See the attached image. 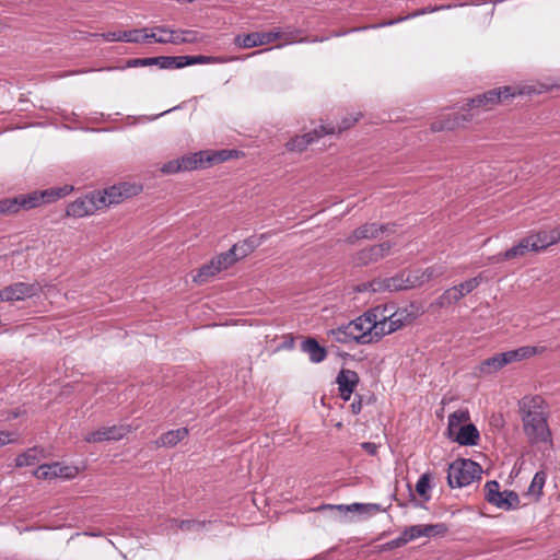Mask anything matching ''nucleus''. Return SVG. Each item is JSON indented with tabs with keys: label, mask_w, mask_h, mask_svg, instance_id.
<instances>
[{
	"label": "nucleus",
	"mask_w": 560,
	"mask_h": 560,
	"mask_svg": "<svg viewBox=\"0 0 560 560\" xmlns=\"http://www.w3.org/2000/svg\"><path fill=\"white\" fill-rule=\"evenodd\" d=\"M142 190V185L129 182L95 189L79 196L66 207L65 215L73 219L91 217L113 205H118L126 198L133 197Z\"/></svg>",
	"instance_id": "obj_1"
},
{
	"label": "nucleus",
	"mask_w": 560,
	"mask_h": 560,
	"mask_svg": "<svg viewBox=\"0 0 560 560\" xmlns=\"http://www.w3.org/2000/svg\"><path fill=\"white\" fill-rule=\"evenodd\" d=\"M73 191L72 185L50 187L43 190H34L28 194H20L12 198L0 200L1 215L16 214L21 210H32L45 203L55 202Z\"/></svg>",
	"instance_id": "obj_2"
},
{
	"label": "nucleus",
	"mask_w": 560,
	"mask_h": 560,
	"mask_svg": "<svg viewBox=\"0 0 560 560\" xmlns=\"http://www.w3.org/2000/svg\"><path fill=\"white\" fill-rule=\"evenodd\" d=\"M542 405L544 399L540 396L523 398L520 402L523 429L533 444L551 441V432Z\"/></svg>",
	"instance_id": "obj_3"
},
{
	"label": "nucleus",
	"mask_w": 560,
	"mask_h": 560,
	"mask_svg": "<svg viewBox=\"0 0 560 560\" xmlns=\"http://www.w3.org/2000/svg\"><path fill=\"white\" fill-rule=\"evenodd\" d=\"M241 154L237 150H202L182 159L170 161L162 165V173L190 172L195 170H205L220 164Z\"/></svg>",
	"instance_id": "obj_4"
},
{
	"label": "nucleus",
	"mask_w": 560,
	"mask_h": 560,
	"mask_svg": "<svg viewBox=\"0 0 560 560\" xmlns=\"http://www.w3.org/2000/svg\"><path fill=\"white\" fill-rule=\"evenodd\" d=\"M546 351L542 346H524L515 350H510L502 353H497L480 363L479 370L483 374H491L498 372L503 366L522 361L536 354H541Z\"/></svg>",
	"instance_id": "obj_5"
},
{
	"label": "nucleus",
	"mask_w": 560,
	"mask_h": 560,
	"mask_svg": "<svg viewBox=\"0 0 560 560\" xmlns=\"http://www.w3.org/2000/svg\"><path fill=\"white\" fill-rule=\"evenodd\" d=\"M481 466L469 458H457L450 464L447 482L451 488H463L481 478Z\"/></svg>",
	"instance_id": "obj_6"
},
{
	"label": "nucleus",
	"mask_w": 560,
	"mask_h": 560,
	"mask_svg": "<svg viewBox=\"0 0 560 560\" xmlns=\"http://www.w3.org/2000/svg\"><path fill=\"white\" fill-rule=\"evenodd\" d=\"M380 307L371 308L358 318L349 322L346 329L350 330V335H354V342L359 345H368L377 341L376 317Z\"/></svg>",
	"instance_id": "obj_7"
},
{
	"label": "nucleus",
	"mask_w": 560,
	"mask_h": 560,
	"mask_svg": "<svg viewBox=\"0 0 560 560\" xmlns=\"http://www.w3.org/2000/svg\"><path fill=\"white\" fill-rule=\"evenodd\" d=\"M355 121H358V117L351 119L346 118L340 125H338V127L320 125L319 128H316L311 132L293 137L285 143V147L288 151L301 153L320 137L325 135H334L336 132L339 133L342 130L350 128Z\"/></svg>",
	"instance_id": "obj_8"
},
{
	"label": "nucleus",
	"mask_w": 560,
	"mask_h": 560,
	"mask_svg": "<svg viewBox=\"0 0 560 560\" xmlns=\"http://www.w3.org/2000/svg\"><path fill=\"white\" fill-rule=\"evenodd\" d=\"M516 92L511 86H500L478 94L467 100L463 105L464 110H491L503 101L514 97Z\"/></svg>",
	"instance_id": "obj_9"
},
{
	"label": "nucleus",
	"mask_w": 560,
	"mask_h": 560,
	"mask_svg": "<svg viewBox=\"0 0 560 560\" xmlns=\"http://www.w3.org/2000/svg\"><path fill=\"white\" fill-rule=\"evenodd\" d=\"M386 308L381 310L377 313L376 317V331H377V341L384 337L385 335L392 334L407 324L411 323L415 318L412 313H409L406 308L397 310L396 312L389 314L388 316L385 314Z\"/></svg>",
	"instance_id": "obj_10"
},
{
	"label": "nucleus",
	"mask_w": 560,
	"mask_h": 560,
	"mask_svg": "<svg viewBox=\"0 0 560 560\" xmlns=\"http://www.w3.org/2000/svg\"><path fill=\"white\" fill-rule=\"evenodd\" d=\"M418 272H399L390 278L373 279L371 287L381 292H397L417 287Z\"/></svg>",
	"instance_id": "obj_11"
},
{
	"label": "nucleus",
	"mask_w": 560,
	"mask_h": 560,
	"mask_svg": "<svg viewBox=\"0 0 560 560\" xmlns=\"http://www.w3.org/2000/svg\"><path fill=\"white\" fill-rule=\"evenodd\" d=\"M392 246L393 244L390 242L370 245L358 250L352 256L351 261L355 267H365L375 264L389 254Z\"/></svg>",
	"instance_id": "obj_12"
},
{
	"label": "nucleus",
	"mask_w": 560,
	"mask_h": 560,
	"mask_svg": "<svg viewBox=\"0 0 560 560\" xmlns=\"http://www.w3.org/2000/svg\"><path fill=\"white\" fill-rule=\"evenodd\" d=\"M538 240L539 238L536 236V233L530 234L522 238L516 245L512 246L508 250L492 256L491 259L493 262H501L504 260H512L524 257L529 252H539L541 248Z\"/></svg>",
	"instance_id": "obj_13"
},
{
	"label": "nucleus",
	"mask_w": 560,
	"mask_h": 560,
	"mask_svg": "<svg viewBox=\"0 0 560 560\" xmlns=\"http://www.w3.org/2000/svg\"><path fill=\"white\" fill-rule=\"evenodd\" d=\"M282 37L281 28L277 27L269 32H253L237 35L234 39L236 46L241 48H254L268 45Z\"/></svg>",
	"instance_id": "obj_14"
},
{
	"label": "nucleus",
	"mask_w": 560,
	"mask_h": 560,
	"mask_svg": "<svg viewBox=\"0 0 560 560\" xmlns=\"http://www.w3.org/2000/svg\"><path fill=\"white\" fill-rule=\"evenodd\" d=\"M130 432L129 425L114 424L101 427L84 435L83 440L88 443L113 442L124 439Z\"/></svg>",
	"instance_id": "obj_15"
},
{
	"label": "nucleus",
	"mask_w": 560,
	"mask_h": 560,
	"mask_svg": "<svg viewBox=\"0 0 560 560\" xmlns=\"http://www.w3.org/2000/svg\"><path fill=\"white\" fill-rule=\"evenodd\" d=\"M37 283L15 282L0 290V302L24 301L37 295Z\"/></svg>",
	"instance_id": "obj_16"
},
{
	"label": "nucleus",
	"mask_w": 560,
	"mask_h": 560,
	"mask_svg": "<svg viewBox=\"0 0 560 560\" xmlns=\"http://www.w3.org/2000/svg\"><path fill=\"white\" fill-rule=\"evenodd\" d=\"M338 510L340 512H357L366 514L369 516L375 515L383 511L382 506L377 503H352V504H322L315 511Z\"/></svg>",
	"instance_id": "obj_17"
},
{
	"label": "nucleus",
	"mask_w": 560,
	"mask_h": 560,
	"mask_svg": "<svg viewBox=\"0 0 560 560\" xmlns=\"http://www.w3.org/2000/svg\"><path fill=\"white\" fill-rule=\"evenodd\" d=\"M471 118V114H448L443 118L432 122L430 129L433 132L455 130L456 128L463 127L465 124L469 122Z\"/></svg>",
	"instance_id": "obj_18"
},
{
	"label": "nucleus",
	"mask_w": 560,
	"mask_h": 560,
	"mask_svg": "<svg viewBox=\"0 0 560 560\" xmlns=\"http://www.w3.org/2000/svg\"><path fill=\"white\" fill-rule=\"evenodd\" d=\"M359 381L360 378L355 371L342 369L338 373L336 383L338 384L341 399H343L345 401L350 400L351 395L353 394Z\"/></svg>",
	"instance_id": "obj_19"
},
{
	"label": "nucleus",
	"mask_w": 560,
	"mask_h": 560,
	"mask_svg": "<svg viewBox=\"0 0 560 560\" xmlns=\"http://www.w3.org/2000/svg\"><path fill=\"white\" fill-rule=\"evenodd\" d=\"M301 350L308 354L313 363H320L327 357V350L313 337H307L301 342Z\"/></svg>",
	"instance_id": "obj_20"
},
{
	"label": "nucleus",
	"mask_w": 560,
	"mask_h": 560,
	"mask_svg": "<svg viewBox=\"0 0 560 560\" xmlns=\"http://www.w3.org/2000/svg\"><path fill=\"white\" fill-rule=\"evenodd\" d=\"M453 440L459 445L475 446L479 441V431L472 423H466L455 432Z\"/></svg>",
	"instance_id": "obj_21"
},
{
	"label": "nucleus",
	"mask_w": 560,
	"mask_h": 560,
	"mask_svg": "<svg viewBox=\"0 0 560 560\" xmlns=\"http://www.w3.org/2000/svg\"><path fill=\"white\" fill-rule=\"evenodd\" d=\"M444 8H445L444 5H441V7H431V5H429V7L416 10V11H413V12H411L408 15H405V16H400L398 19H394V20H389V21H384V22H381L378 24H373V25H369V26H364V27H360V28H354L353 31L369 30V28H378V27H385V26L395 25L397 23H400V22H404V21L417 18V16H420V15H423V14H427V13H433V12L439 11L441 9H444ZM446 8H450V5H447Z\"/></svg>",
	"instance_id": "obj_22"
},
{
	"label": "nucleus",
	"mask_w": 560,
	"mask_h": 560,
	"mask_svg": "<svg viewBox=\"0 0 560 560\" xmlns=\"http://www.w3.org/2000/svg\"><path fill=\"white\" fill-rule=\"evenodd\" d=\"M382 228H378V223H365L357 228L347 238L348 244H354L360 240H372L380 235Z\"/></svg>",
	"instance_id": "obj_23"
},
{
	"label": "nucleus",
	"mask_w": 560,
	"mask_h": 560,
	"mask_svg": "<svg viewBox=\"0 0 560 560\" xmlns=\"http://www.w3.org/2000/svg\"><path fill=\"white\" fill-rule=\"evenodd\" d=\"M44 450L37 446L31 447L15 458L18 467L33 466L44 458Z\"/></svg>",
	"instance_id": "obj_24"
},
{
	"label": "nucleus",
	"mask_w": 560,
	"mask_h": 560,
	"mask_svg": "<svg viewBox=\"0 0 560 560\" xmlns=\"http://www.w3.org/2000/svg\"><path fill=\"white\" fill-rule=\"evenodd\" d=\"M494 506L504 511L515 510L520 506V497L512 490L500 491V498H497Z\"/></svg>",
	"instance_id": "obj_25"
},
{
	"label": "nucleus",
	"mask_w": 560,
	"mask_h": 560,
	"mask_svg": "<svg viewBox=\"0 0 560 560\" xmlns=\"http://www.w3.org/2000/svg\"><path fill=\"white\" fill-rule=\"evenodd\" d=\"M188 429L187 428H179L176 430H170L165 433H163L159 440L158 445L159 446H165V447H172L175 446L178 442L184 440L188 435Z\"/></svg>",
	"instance_id": "obj_26"
},
{
	"label": "nucleus",
	"mask_w": 560,
	"mask_h": 560,
	"mask_svg": "<svg viewBox=\"0 0 560 560\" xmlns=\"http://www.w3.org/2000/svg\"><path fill=\"white\" fill-rule=\"evenodd\" d=\"M469 412L466 409H458L448 416L447 430L450 436H453L455 432L469 421Z\"/></svg>",
	"instance_id": "obj_27"
},
{
	"label": "nucleus",
	"mask_w": 560,
	"mask_h": 560,
	"mask_svg": "<svg viewBox=\"0 0 560 560\" xmlns=\"http://www.w3.org/2000/svg\"><path fill=\"white\" fill-rule=\"evenodd\" d=\"M154 30H156L159 33L167 34V37L159 36V38L155 39V43L174 45L184 44L183 30L174 31L166 26H156Z\"/></svg>",
	"instance_id": "obj_28"
},
{
	"label": "nucleus",
	"mask_w": 560,
	"mask_h": 560,
	"mask_svg": "<svg viewBox=\"0 0 560 560\" xmlns=\"http://www.w3.org/2000/svg\"><path fill=\"white\" fill-rule=\"evenodd\" d=\"M149 66H158L160 69H165V56L133 58L127 60L126 63V68H138Z\"/></svg>",
	"instance_id": "obj_29"
},
{
	"label": "nucleus",
	"mask_w": 560,
	"mask_h": 560,
	"mask_svg": "<svg viewBox=\"0 0 560 560\" xmlns=\"http://www.w3.org/2000/svg\"><path fill=\"white\" fill-rule=\"evenodd\" d=\"M258 245L259 243L255 237H249L234 244L231 248L235 253L236 258L240 260L253 253Z\"/></svg>",
	"instance_id": "obj_30"
},
{
	"label": "nucleus",
	"mask_w": 560,
	"mask_h": 560,
	"mask_svg": "<svg viewBox=\"0 0 560 560\" xmlns=\"http://www.w3.org/2000/svg\"><path fill=\"white\" fill-rule=\"evenodd\" d=\"M546 482V475L544 471H537L528 487L526 495L532 498L534 501H538L542 494V488Z\"/></svg>",
	"instance_id": "obj_31"
},
{
	"label": "nucleus",
	"mask_w": 560,
	"mask_h": 560,
	"mask_svg": "<svg viewBox=\"0 0 560 560\" xmlns=\"http://www.w3.org/2000/svg\"><path fill=\"white\" fill-rule=\"evenodd\" d=\"M460 299H463V293H460L456 285L445 290L436 300V305L440 307H447L454 303H457Z\"/></svg>",
	"instance_id": "obj_32"
},
{
	"label": "nucleus",
	"mask_w": 560,
	"mask_h": 560,
	"mask_svg": "<svg viewBox=\"0 0 560 560\" xmlns=\"http://www.w3.org/2000/svg\"><path fill=\"white\" fill-rule=\"evenodd\" d=\"M536 236L539 238L538 243L540 248L545 249L548 246L560 242V226L550 231H540L536 233Z\"/></svg>",
	"instance_id": "obj_33"
},
{
	"label": "nucleus",
	"mask_w": 560,
	"mask_h": 560,
	"mask_svg": "<svg viewBox=\"0 0 560 560\" xmlns=\"http://www.w3.org/2000/svg\"><path fill=\"white\" fill-rule=\"evenodd\" d=\"M430 490L431 476L429 472H424L419 477L416 483V491L423 499L424 502H428L431 499Z\"/></svg>",
	"instance_id": "obj_34"
},
{
	"label": "nucleus",
	"mask_w": 560,
	"mask_h": 560,
	"mask_svg": "<svg viewBox=\"0 0 560 560\" xmlns=\"http://www.w3.org/2000/svg\"><path fill=\"white\" fill-rule=\"evenodd\" d=\"M220 270L218 266L215 265L214 260L211 259L209 264L203 265L199 270L198 273L195 276L194 280L198 283L207 282L211 277L219 273Z\"/></svg>",
	"instance_id": "obj_35"
},
{
	"label": "nucleus",
	"mask_w": 560,
	"mask_h": 560,
	"mask_svg": "<svg viewBox=\"0 0 560 560\" xmlns=\"http://www.w3.org/2000/svg\"><path fill=\"white\" fill-rule=\"evenodd\" d=\"M445 272V268L441 265H434L431 267H428L425 270L421 271L420 275H418V282L417 285H421L432 279L442 277Z\"/></svg>",
	"instance_id": "obj_36"
},
{
	"label": "nucleus",
	"mask_w": 560,
	"mask_h": 560,
	"mask_svg": "<svg viewBox=\"0 0 560 560\" xmlns=\"http://www.w3.org/2000/svg\"><path fill=\"white\" fill-rule=\"evenodd\" d=\"M173 523H177L178 529L183 532H200L202 530L210 521H198V520H173Z\"/></svg>",
	"instance_id": "obj_37"
},
{
	"label": "nucleus",
	"mask_w": 560,
	"mask_h": 560,
	"mask_svg": "<svg viewBox=\"0 0 560 560\" xmlns=\"http://www.w3.org/2000/svg\"><path fill=\"white\" fill-rule=\"evenodd\" d=\"M347 324H342L337 328L330 329L328 331V336H330L335 341L339 343H349L354 341V335H350V330L346 329Z\"/></svg>",
	"instance_id": "obj_38"
},
{
	"label": "nucleus",
	"mask_w": 560,
	"mask_h": 560,
	"mask_svg": "<svg viewBox=\"0 0 560 560\" xmlns=\"http://www.w3.org/2000/svg\"><path fill=\"white\" fill-rule=\"evenodd\" d=\"M212 259L214 260L220 271L228 269L236 261H238L232 248H230L225 253H221L220 255L215 256Z\"/></svg>",
	"instance_id": "obj_39"
},
{
	"label": "nucleus",
	"mask_w": 560,
	"mask_h": 560,
	"mask_svg": "<svg viewBox=\"0 0 560 560\" xmlns=\"http://www.w3.org/2000/svg\"><path fill=\"white\" fill-rule=\"evenodd\" d=\"M483 281L482 275H478L474 278H470L462 283H459L457 287L458 291L463 293V298L470 292H472L475 289H477Z\"/></svg>",
	"instance_id": "obj_40"
},
{
	"label": "nucleus",
	"mask_w": 560,
	"mask_h": 560,
	"mask_svg": "<svg viewBox=\"0 0 560 560\" xmlns=\"http://www.w3.org/2000/svg\"><path fill=\"white\" fill-rule=\"evenodd\" d=\"M485 499L492 505L497 498H500V483L497 480H490L485 485Z\"/></svg>",
	"instance_id": "obj_41"
},
{
	"label": "nucleus",
	"mask_w": 560,
	"mask_h": 560,
	"mask_svg": "<svg viewBox=\"0 0 560 560\" xmlns=\"http://www.w3.org/2000/svg\"><path fill=\"white\" fill-rule=\"evenodd\" d=\"M229 59L224 57H217V56H189V62L190 66L194 65H209V63H223L226 62Z\"/></svg>",
	"instance_id": "obj_42"
},
{
	"label": "nucleus",
	"mask_w": 560,
	"mask_h": 560,
	"mask_svg": "<svg viewBox=\"0 0 560 560\" xmlns=\"http://www.w3.org/2000/svg\"><path fill=\"white\" fill-rule=\"evenodd\" d=\"M189 56H165V69H180L190 66Z\"/></svg>",
	"instance_id": "obj_43"
},
{
	"label": "nucleus",
	"mask_w": 560,
	"mask_h": 560,
	"mask_svg": "<svg viewBox=\"0 0 560 560\" xmlns=\"http://www.w3.org/2000/svg\"><path fill=\"white\" fill-rule=\"evenodd\" d=\"M58 464H54V465H40L36 471H35V476L37 478H43V479H47V478H50V477H57L58 476Z\"/></svg>",
	"instance_id": "obj_44"
},
{
	"label": "nucleus",
	"mask_w": 560,
	"mask_h": 560,
	"mask_svg": "<svg viewBox=\"0 0 560 560\" xmlns=\"http://www.w3.org/2000/svg\"><path fill=\"white\" fill-rule=\"evenodd\" d=\"M281 33L282 37L280 39H283L285 45L304 42V39L299 38V35L302 33L301 30L288 27L284 31L281 30Z\"/></svg>",
	"instance_id": "obj_45"
},
{
	"label": "nucleus",
	"mask_w": 560,
	"mask_h": 560,
	"mask_svg": "<svg viewBox=\"0 0 560 560\" xmlns=\"http://www.w3.org/2000/svg\"><path fill=\"white\" fill-rule=\"evenodd\" d=\"M446 530V526L442 523L423 525V537L443 535Z\"/></svg>",
	"instance_id": "obj_46"
},
{
	"label": "nucleus",
	"mask_w": 560,
	"mask_h": 560,
	"mask_svg": "<svg viewBox=\"0 0 560 560\" xmlns=\"http://www.w3.org/2000/svg\"><path fill=\"white\" fill-rule=\"evenodd\" d=\"M404 537L407 544L417 538L423 537V525H412L404 529Z\"/></svg>",
	"instance_id": "obj_47"
},
{
	"label": "nucleus",
	"mask_w": 560,
	"mask_h": 560,
	"mask_svg": "<svg viewBox=\"0 0 560 560\" xmlns=\"http://www.w3.org/2000/svg\"><path fill=\"white\" fill-rule=\"evenodd\" d=\"M96 36H101L105 42H125L126 32L125 31L106 32V33L97 34Z\"/></svg>",
	"instance_id": "obj_48"
},
{
	"label": "nucleus",
	"mask_w": 560,
	"mask_h": 560,
	"mask_svg": "<svg viewBox=\"0 0 560 560\" xmlns=\"http://www.w3.org/2000/svg\"><path fill=\"white\" fill-rule=\"evenodd\" d=\"M407 544L406 538L404 537L402 533L395 539L387 541L383 546V550H393L399 547H402Z\"/></svg>",
	"instance_id": "obj_49"
},
{
	"label": "nucleus",
	"mask_w": 560,
	"mask_h": 560,
	"mask_svg": "<svg viewBox=\"0 0 560 560\" xmlns=\"http://www.w3.org/2000/svg\"><path fill=\"white\" fill-rule=\"evenodd\" d=\"M184 44H194L201 40V36L197 31L183 30Z\"/></svg>",
	"instance_id": "obj_50"
},
{
	"label": "nucleus",
	"mask_w": 560,
	"mask_h": 560,
	"mask_svg": "<svg viewBox=\"0 0 560 560\" xmlns=\"http://www.w3.org/2000/svg\"><path fill=\"white\" fill-rule=\"evenodd\" d=\"M125 43H141L142 42V31L141 30H130L125 31Z\"/></svg>",
	"instance_id": "obj_51"
},
{
	"label": "nucleus",
	"mask_w": 560,
	"mask_h": 560,
	"mask_svg": "<svg viewBox=\"0 0 560 560\" xmlns=\"http://www.w3.org/2000/svg\"><path fill=\"white\" fill-rule=\"evenodd\" d=\"M361 447L371 456H375L378 451V445L373 442H363L361 443Z\"/></svg>",
	"instance_id": "obj_52"
},
{
	"label": "nucleus",
	"mask_w": 560,
	"mask_h": 560,
	"mask_svg": "<svg viewBox=\"0 0 560 560\" xmlns=\"http://www.w3.org/2000/svg\"><path fill=\"white\" fill-rule=\"evenodd\" d=\"M351 411L353 415H359L362 410V397L360 395H355L353 401L350 405Z\"/></svg>",
	"instance_id": "obj_53"
},
{
	"label": "nucleus",
	"mask_w": 560,
	"mask_h": 560,
	"mask_svg": "<svg viewBox=\"0 0 560 560\" xmlns=\"http://www.w3.org/2000/svg\"><path fill=\"white\" fill-rule=\"evenodd\" d=\"M372 283H373V280L363 282V283L357 285V291L358 292H366V291L381 292V290H376V288L371 287Z\"/></svg>",
	"instance_id": "obj_54"
},
{
	"label": "nucleus",
	"mask_w": 560,
	"mask_h": 560,
	"mask_svg": "<svg viewBox=\"0 0 560 560\" xmlns=\"http://www.w3.org/2000/svg\"><path fill=\"white\" fill-rule=\"evenodd\" d=\"M11 436H12V433L5 432V431H0V446L5 445L10 442H13L14 439H12Z\"/></svg>",
	"instance_id": "obj_55"
},
{
	"label": "nucleus",
	"mask_w": 560,
	"mask_h": 560,
	"mask_svg": "<svg viewBox=\"0 0 560 560\" xmlns=\"http://www.w3.org/2000/svg\"><path fill=\"white\" fill-rule=\"evenodd\" d=\"M394 226H395V224H390V223L378 224V228H382V230L380 231V234L394 232V229H393Z\"/></svg>",
	"instance_id": "obj_56"
},
{
	"label": "nucleus",
	"mask_w": 560,
	"mask_h": 560,
	"mask_svg": "<svg viewBox=\"0 0 560 560\" xmlns=\"http://www.w3.org/2000/svg\"><path fill=\"white\" fill-rule=\"evenodd\" d=\"M159 38V36L155 34V33H151V34H142V42H145V40H154Z\"/></svg>",
	"instance_id": "obj_57"
},
{
	"label": "nucleus",
	"mask_w": 560,
	"mask_h": 560,
	"mask_svg": "<svg viewBox=\"0 0 560 560\" xmlns=\"http://www.w3.org/2000/svg\"><path fill=\"white\" fill-rule=\"evenodd\" d=\"M173 520H174V518H170V520L167 521V523H168L167 528H170V529H176V530H177V529H178V527H177V523H173V522H172Z\"/></svg>",
	"instance_id": "obj_58"
},
{
	"label": "nucleus",
	"mask_w": 560,
	"mask_h": 560,
	"mask_svg": "<svg viewBox=\"0 0 560 560\" xmlns=\"http://www.w3.org/2000/svg\"><path fill=\"white\" fill-rule=\"evenodd\" d=\"M159 36L167 37V34H165V33H161Z\"/></svg>",
	"instance_id": "obj_59"
},
{
	"label": "nucleus",
	"mask_w": 560,
	"mask_h": 560,
	"mask_svg": "<svg viewBox=\"0 0 560 560\" xmlns=\"http://www.w3.org/2000/svg\"><path fill=\"white\" fill-rule=\"evenodd\" d=\"M410 497H411L412 500H416L413 493H410Z\"/></svg>",
	"instance_id": "obj_60"
},
{
	"label": "nucleus",
	"mask_w": 560,
	"mask_h": 560,
	"mask_svg": "<svg viewBox=\"0 0 560 560\" xmlns=\"http://www.w3.org/2000/svg\"><path fill=\"white\" fill-rule=\"evenodd\" d=\"M313 560H320L318 557H315Z\"/></svg>",
	"instance_id": "obj_61"
}]
</instances>
